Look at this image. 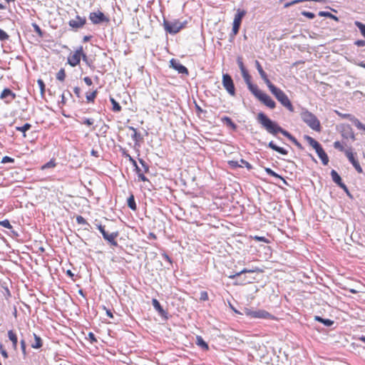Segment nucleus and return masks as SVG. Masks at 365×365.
Listing matches in <instances>:
<instances>
[{"label": "nucleus", "instance_id": "nucleus-17", "mask_svg": "<svg viewBox=\"0 0 365 365\" xmlns=\"http://www.w3.org/2000/svg\"><path fill=\"white\" fill-rule=\"evenodd\" d=\"M255 67H256L257 71L259 72L260 77L264 81V82L266 83L267 87L269 88V86H271L272 85V83L268 78L267 75L263 70L262 66H261L260 63L257 60H256L255 61Z\"/></svg>", "mask_w": 365, "mask_h": 365}, {"label": "nucleus", "instance_id": "nucleus-9", "mask_svg": "<svg viewBox=\"0 0 365 365\" xmlns=\"http://www.w3.org/2000/svg\"><path fill=\"white\" fill-rule=\"evenodd\" d=\"M83 54V46H79L76 51L68 57V63L73 67L80 63L81 55Z\"/></svg>", "mask_w": 365, "mask_h": 365}, {"label": "nucleus", "instance_id": "nucleus-46", "mask_svg": "<svg viewBox=\"0 0 365 365\" xmlns=\"http://www.w3.org/2000/svg\"><path fill=\"white\" fill-rule=\"evenodd\" d=\"M0 225L2 227H6L7 229H9V230L12 229V226L8 220H4L2 221H0Z\"/></svg>", "mask_w": 365, "mask_h": 365}, {"label": "nucleus", "instance_id": "nucleus-18", "mask_svg": "<svg viewBox=\"0 0 365 365\" xmlns=\"http://www.w3.org/2000/svg\"><path fill=\"white\" fill-rule=\"evenodd\" d=\"M341 116L344 118L349 119V120H351L358 129L365 131V125L361 123L356 118H355L352 115L346 113L341 115Z\"/></svg>", "mask_w": 365, "mask_h": 365}, {"label": "nucleus", "instance_id": "nucleus-38", "mask_svg": "<svg viewBox=\"0 0 365 365\" xmlns=\"http://www.w3.org/2000/svg\"><path fill=\"white\" fill-rule=\"evenodd\" d=\"M66 78V73L63 68H61L56 74V78L60 81H63Z\"/></svg>", "mask_w": 365, "mask_h": 365}, {"label": "nucleus", "instance_id": "nucleus-34", "mask_svg": "<svg viewBox=\"0 0 365 365\" xmlns=\"http://www.w3.org/2000/svg\"><path fill=\"white\" fill-rule=\"evenodd\" d=\"M354 25L359 29L361 34L365 38V24L359 21H355Z\"/></svg>", "mask_w": 365, "mask_h": 365}, {"label": "nucleus", "instance_id": "nucleus-7", "mask_svg": "<svg viewBox=\"0 0 365 365\" xmlns=\"http://www.w3.org/2000/svg\"><path fill=\"white\" fill-rule=\"evenodd\" d=\"M222 86L230 95L232 96L235 95V88L233 80L227 73L222 75Z\"/></svg>", "mask_w": 365, "mask_h": 365}, {"label": "nucleus", "instance_id": "nucleus-57", "mask_svg": "<svg viewBox=\"0 0 365 365\" xmlns=\"http://www.w3.org/2000/svg\"><path fill=\"white\" fill-rule=\"evenodd\" d=\"M88 338L91 341V343H94V342H96L97 341V339L95 336V334L93 333V332H89L88 333Z\"/></svg>", "mask_w": 365, "mask_h": 365}, {"label": "nucleus", "instance_id": "nucleus-37", "mask_svg": "<svg viewBox=\"0 0 365 365\" xmlns=\"http://www.w3.org/2000/svg\"><path fill=\"white\" fill-rule=\"evenodd\" d=\"M110 101L113 105V110L114 112H119L121 110V106L119 105V103L113 98H110Z\"/></svg>", "mask_w": 365, "mask_h": 365}, {"label": "nucleus", "instance_id": "nucleus-31", "mask_svg": "<svg viewBox=\"0 0 365 365\" xmlns=\"http://www.w3.org/2000/svg\"><path fill=\"white\" fill-rule=\"evenodd\" d=\"M318 15L319 16H324V17L330 18V19H334V20H335L336 21H339V19H338L337 16L333 15L332 14H331L329 11H321L319 12Z\"/></svg>", "mask_w": 365, "mask_h": 365}, {"label": "nucleus", "instance_id": "nucleus-16", "mask_svg": "<svg viewBox=\"0 0 365 365\" xmlns=\"http://www.w3.org/2000/svg\"><path fill=\"white\" fill-rule=\"evenodd\" d=\"M86 23V19L85 17H81L80 16H76L75 19H71L68 22V25L76 29L82 28Z\"/></svg>", "mask_w": 365, "mask_h": 365}, {"label": "nucleus", "instance_id": "nucleus-60", "mask_svg": "<svg viewBox=\"0 0 365 365\" xmlns=\"http://www.w3.org/2000/svg\"><path fill=\"white\" fill-rule=\"evenodd\" d=\"M73 92L74 93L76 94V96L78 97V98H80L81 97V89L80 88L78 87H75L73 88Z\"/></svg>", "mask_w": 365, "mask_h": 365}, {"label": "nucleus", "instance_id": "nucleus-59", "mask_svg": "<svg viewBox=\"0 0 365 365\" xmlns=\"http://www.w3.org/2000/svg\"><path fill=\"white\" fill-rule=\"evenodd\" d=\"M254 239L259 242H268V240L264 237L255 236Z\"/></svg>", "mask_w": 365, "mask_h": 365}, {"label": "nucleus", "instance_id": "nucleus-44", "mask_svg": "<svg viewBox=\"0 0 365 365\" xmlns=\"http://www.w3.org/2000/svg\"><path fill=\"white\" fill-rule=\"evenodd\" d=\"M237 65L240 69V71L241 73H243L245 71H247V70L246 69V68L244 66V63H243V61L242 60V58L241 57H238L237 58Z\"/></svg>", "mask_w": 365, "mask_h": 365}, {"label": "nucleus", "instance_id": "nucleus-56", "mask_svg": "<svg viewBox=\"0 0 365 365\" xmlns=\"http://www.w3.org/2000/svg\"><path fill=\"white\" fill-rule=\"evenodd\" d=\"M354 44L359 47L365 46V40H356Z\"/></svg>", "mask_w": 365, "mask_h": 365}, {"label": "nucleus", "instance_id": "nucleus-32", "mask_svg": "<svg viewBox=\"0 0 365 365\" xmlns=\"http://www.w3.org/2000/svg\"><path fill=\"white\" fill-rule=\"evenodd\" d=\"M128 206L129 207V208H130L132 210H135L137 207H136V203H135V198H134V196L133 195H131L128 198Z\"/></svg>", "mask_w": 365, "mask_h": 365}, {"label": "nucleus", "instance_id": "nucleus-49", "mask_svg": "<svg viewBox=\"0 0 365 365\" xmlns=\"http://www.w3.org/2000/svg\"><path fill=\"white\" fill-rule=\"evenodd\" d=\"M240 162V165H242L243 167L247 168L248 170L252 169V165L250 163H248L247 161H246L245 160L241 159Z\"/></svg>", "mask_w": 365, "mask_h": 365}, {"label": "nucleus", "instance_id": "nucleus-63", "mask_svg": "<svg viewBox=\"0 0 365 365\" xmlns=\"http://www.w3.org/2000/svg\"><path fill=\"white\" fill-rule=\"evenodd\" d=\"M127 156L129 158V160L132 163L135 169L136 166H138L136 161L130 155H127Z\"/></svg>", "mask_w": 365, "mask_h": 365}, {"label": "nucleus", "instance_id": "nucleus-19", "mask_svg": "<svg viewBox=\"0 0 365 365\" xmlns=\"http://www.w3.org/2000/svg\"><path fill=\"white\" fill-rule=\"evenodd\" d=\"M170 64H171L172 67L174 69H175L176 71H178V72L179 73L188 74L187 68L185 66L182 65L179 62L176 61L175 60L172 59L170 61Z\"/></svg>", "mask_w": 365, "mask_h": 365}, {"label": "nucleus", "instance_id": "nucleus-42", "mask_svg": "<svg viewBox=\"0 0 365 365\" xmlns=\"http://www.w3.org/2000/svg\"><path fill=\"white\" fill-rule=\"evenodd\" d=\"M242 73V78H243L245 82L246 83L247 86L248 85V83H252L251 76L249 74L247 71H245L243 73Z\"/></svg>", "mask_w": 365, "mask_h": 365}, {"label": "nucleus", "instance_id": "nucleus-45", "mask_svg": "<svg viewBox=\"0 0 365 365\" xmlns=\"http://www.w3.org/2000/svg\"><path fill=\"white\" fill-rule=\"evenodd\" d=\"M9 36L3 29H0V41H5L9 40Z\"/></svg>", "mask_w": 365, "mask_h": 365}, {"label": "nucleus", "instance_id": "nucleus-51", "mask_svg": "<svg viewBox=\"0 0 365 365\" xmlns=\"http://www.w3.org/2000/svg\"><path fill=\"white\" fill-rule=\"evenodd\" d=\"M33 27L34 29L35 32L36 34H38V35L39 36H43V32H42L41 28L36 24H33Z\"/></svg>", "mask_w": 365, "mask_h": 365}, {"label": "nucleus", "instance_id": "nucleus-27", "mask_svg": "<svg viewBox=\"0 0 365 365\" xmlns=\"http://www.w3.org/2000/svg\"><path fill=\"white\" fill-rule=\"evenodd\" d=\"M342 136L345 138H351L352 140H355V135L354 132L352 131L351 128L348 126L345 128L342 133Z\"/></svg>", "mask_w": 365, "mask_h": 365}, {"label": "nucleus", "instance_id": "nucleus-30", "mask_svg": "<svg viewBox=\"0 0 365 365\" xmlns=\"http://www.w3.org/2000/svg\"><path fill=\"white\" fill-rule=\"evenodd\" d=\"M196 344L197 346H200L202 349L205 350H207L209 349L207 344L204 341L202 337L200 336H196Z\"/></svg>", "mask_w": 365, "mask_h": 365}, {"label": "nucleus", "instance_id": "nucleus-12", "mask_svg": "<svg viewBox=\"0 0 365 365\" xmlns=\"http://www.w3.org/2000/svg\"><path fill=\"white\" fill-rule=\"evenodd\" d=\"M139 163L143 168V170H140V168L138 166H136L135 170L138 175V179L143 182L148 181V180L144 175V173H148L149 171V166L143 159H139Z\"/></svg>", "mask_w": 365, "mask_h": 365}, {"label": "nucleus", "instance_id": "nucleus-29", "mask_svg": "<svg viewBox=\"0 0 365 365\" xmlns=\"http://www.w3.org/2000/svg\"><path fill=\"white\" fill-rule=\"evenodd\" d=\"M222 121L233 130L237 129V125L232 120L230 117L225 116L222 118Z\"/></svg>", "mask_w": 365, "mask_h": 365}, {"label": "nucleus", "instance_id": "nucleus-53", "mask_svg": "<svg viewBox=\"0 0 365 365\" xmlns=\"http://www.w3.org/2000/svg\"><path fill=\"white\" fill-rule=\"evenodd\" d=\"M14 159L11 157H9V156H4L1 160L2 163H14Z\"/></svg>", "mask_w": 365, "mask_h": 365}, {"label": "nucleus", "instance_id": "nucleus-1", "mask_svg": "<svg viewBox=\"0 0 365 365\" xmlns=\"http://www.w3.org/2000/svg\"><path fill=\"white\" fill-rule=\"evenodd\" d=\"M257 120L262 127L267 131V133L274 136H276L277 133H280L294 143L297 148L299 149L303 148L302 144L292 134L283 129L276 122L269 118L264 113L260 112L257 114Z\"/></svg>", "mask_w": 365, "mask_h": 365}, {"label": "nucleus", "instance_id": "nucleus-35", "mask_svg": "<svg viewBox=\"0 0 365 365\" xmlns=\"http://www.w3.org/2000/svg\"><path fill=\"white\" fill-rule=\"evenodd\" d=\"M35 343L31 345L34 349H39L42 346L41 339L34 334Z\"/></svg>", "mask_w": 365, "mask_h": 365}, {"label": "nucleus", "instance_id": "nucleus-22", "mask_svg": "<svg viewBox=\"0 0 365 365\" xmlns=\"http://www.w3.org/2000/svg\"><path fill=\"white\" fill-rule=\"evenodd\" d=\"M103 237L104 240L110 242L111 245H118V242L115 241V238L118 237V232H112L110 234L106 232Z\"/></svg>", "mask_w": 365, "mask_h": 365}, {"label": "nucleus", "instance_id": "nucleus-3", "mask_svg": "<svg viewBox=\"0 0 365 365\" xmlns=\"http://www.w3.org/2000/svg\"><path fill=\"white\" fill-rule=\"evenodd\" d=\"M269 89L283 106L291 112L294 111V107L290 100L282 90L276 87L274 84L269 86Z\"/></svg>", "mask_w": 365, "mask_h": 365}, {"label": "nucleus", "instance_id": "nucleus-5", "mask_svg": "<svg viewBox=\"0 0 365 365\" xmlns=\"http://www.w3.org/2000/svg\"><path fill=\"white\" fill-rule=\"evenodd\" d=\"M163 26L168 33L170 34H175L184 27V24L178 20L169 21L164 19Z\"/></svg>", "mask_w": 365, "mask_h": 365}, {"label": "nucleus", "instance_id": "nucleus-26", "mask_svg": "<svg viewBox=\"0 0 365 365\" xmlns=\"http://www.w3.org/2000/svg\"><path fill=\"white\" fill-rule=\"evenodd\" d=\"M304 138L309 145H311L315 150L322 146L321 144L309 135H305Z\"/></svg>", "mask_w": 365, "mask_h": 365}, {"label": "nucleus", "instance_id": "nucleus-13", "mask_svg": "<svg viewBox=\"0 0 365 365\" xmlns=\"http://www.w3.org/2000/svg\"><path fill=\"white\" fill-rule=\"evenodd\" d=\"M331 177L334 182H335L339 187L344 190L346 193L349 195V191L346 185L342 182L340 175L335 170L331 171Z\"/></svg>", "mask_w": 365, "mask_h": 365}, {"label": "nucleus", "instance_id": "nucleus-58", "mask_svg": "<svg viewBox=\"0 0 365 365\" xmlns=\"http://www.w3.org/2000/svg\"><path fill=\"white\" fill-rule=\"evenodd\" d=\"M98 230L101 232L102 235L103 236L107 232L105 230V227L101 225H96Z\"/></svg>", "mask_w": 365, "mask_h": 365}, {"label": "nucleus", "instance_id": "nucleus-54", "mask_svg": "<svg viewBox=\"0 0 365 365\" xmlns=\"http://www.w3.org/2000/svg\"><path fill=\"white\" fill-rule=\"evenodd\" d=\"M20 344H21V351L24 354V356L26 355V342L24 339L21 340L20 341Z\"/></svg>", "mask_w": 365, "mask_h": 365}, {"label": "nucleus", "instance_id": "nucleus-14", "mask_svg": "<svg viewBox=\"0 0 365 365\" xmlns=\"http://www.w3.org/2000/svg\"><path fill=\"white\" fill-rule=\"evenodd\" d=\"M16 94L11 89L6 88L2 91L0 98L6 104H9L16 98Z\"/></svg>", "mask_w": 365, "mask_h": 365}, {"label": "nucleus", "instance_id": "nucleus-4", "mask_svg": "<svg viewBox=\"0 0 365 365\" xmlns=\"http://www.w3.org/2000/svg\"><path fill=\"white\" fill-rule=\"evenodd\" d=\"M245 314L253 319H272L274 316L264 309L252 310L250 309H245Z\"/></svg>", "mask_w": 365, "mask_h": 365}, {"label": "nucleus", "instance_id": "nucleus-8", "mask_svg": "<svg viewBox=\"0 0 365 365\" xmlns=\"http://www.w3.org/2000/svg\"><path fill=\"white\" fill-rule=\"evenodd\" d=\"M89 19L93 24H101L102 23H108L109 19L101 11L91 12Z\"/></svg>", "mask_w": 365, "mask_h": 365}, {"label": "nucleus", "instance_id": "nucleus-10", "mask_svg": "<svg viewBox=\"0 0 365 365\" xmlns=\"http://www.w3.org/2000/svg\"><path fill=\"white\" fill-rule=\"evenodd\" d=\"M345 155L347 157L349 161L352 164V165L354 167V168L356 169V170L359 173H363V170H362V168L361 167L358 160L356 159V153H354L351 149L349 150H346L345 151Z\"/></svg>", "mask_w": 365, "mask_h": 365}, {"label": "nucleus", "instance_id": "nucleus-15", "mask_svg": "<svg viewBox=\"0 0 365 365\" xmlns=\"http://www.w3.org/2000/svg\"><path fill=\"white\" fill-rule=\"evenodd\" d=\"M257 99L270 109H274L276 107V103L265 93L262 92Z\"/></svg>", "mask_w": 365, "mask_h": 365}, {"label": "nucleus", "instance_id": "nucleus-21", "mask_svg": "<svg viewBox=\"0 0 365 365\" xmlns=\"http://www.w3.org/2000/svg\"><path fill=\"white\" fill-rule=\"evenodd\" d=\"M316 153H317L319 158L321 159L323 165H327L329 163V157L327 154L324 150L323 148L321 146L318 149H317Z\"/></svg>", "mask_w": 365, "mask_h": 365}, {"label": "nucleus", "instance_id": "nucleus-23", "mask_svg": "<svg viewBox=\"0 0 365 365\" xmlns=\"http://www.w3.org/2000/svg\"><path fill=\"white\" fill-rule=\"evenodd\" d=\"M268 147L282 155H287L288 153V151L286 149L277 145L273 141H270L268 143Z\"/></svg>", "mask_w": 365, "mask_h": 365}, {"label": "nucleus", "instance_id": "nucleus-48", "mask_svg": "<svg viewBox=\"0 0 365 365\" xmlns=\"http://www.w3.org/2000/svg\"><path fill=\"white\" fill-rule=\"evenodd\" d=\"M301 14L304 16H306V17H307L308 19H314L315 17V14L314 13H312V12L303 11H302Z\"/></svg>", "mask_w": 365, "mask_h": 365}, {"label": "nucleus", "instance_id": "nucleus-62", "mask_svg": "<svg viewBox=\"0 0 365 365\" xmlns=\"http://www.w3.org/2000/svg\"><path fill=\"white\" fill-rule=\"evenodd\" d=\"M83 81L88 86H91L93 83L92 80L88 76L84 77Z\"/></svg>", "mask_w": 365, "mask_h": 365}, {"label": "nucleus", "instance_id": "nucleus-40", "mask_svg": "<svg viewBox=\"0 0 365 365\" xmlns=\"http://www.w3.org/2000/svg\"><path fill=\"white\" fill-rule=\"evenodd\" d=\"M76 222L79 225H86L88 227H91V225H89V223L85 220V218L83 217H82L81 215H78L76 217Z\"/></svg>", "mask_w": 365, "mask_h": 365}, {"label": "nucleus", "instance_id": "nucleus-6", "mask_svg": "<svg viewBox=\"0 0 365 365\" xmlns=\"http://www.w3.org/2000/svg\"><path fill=\"white\" fill-rule=\"evenodd\" d=\"M245 14L246 11L245 10L237 9V13L235 15L232 30L230 34L232 37H234L237 34L242 23V20Z\"/></svg>", "mask_w": 365, "mask_h": 365}, {"label": "nucleus", "instance_id": "nucleus-64", "mask_svg": "<svg viewBox=\"0 0 365 365\" xmlns=\"http://www.w3.org/2000/svg\"><path fill=\"white\" fill-rule=\"evenodd\" d=\"M270 176H272V177H274L276 178H279V179L283 180L282 177L281 175H279V174H277V173H275L274 171L272 172V173L270 174Z\"/></svg>", "mask_w": 365, "mask_h": 365}, {"label": "nucleus", "instance_id": "nucleus-36", "mask_svg": "<svg viewBox=\"0 0 365 365\" xmlns=\"http://www.w3.org/2000/svg\"><path fill=\"white\" fill-rule=\"evenodd\" d=\"M254 272L255 271L252 270V269H243L240 272H236L234 274L230 275L229 277L230 279H235L237 277H240L242 274L252 273V272Z\"/></svg>", "mask_w": 365, "mask_h": 365}, {"label": "nucleus", "instance_id": "nucleus-25", "mask_svg": "<svg viewBox=\"0 0 365 365\" xmlns=\"http://www.w3.org/2000/svg\"><path fill=\"white\" fill-rule=\"evenodd\" d=\"M8 337L9 340L12 342V346L14 349H16L18 339L16 333L13 330H9L8 331Z\"/></svg>", "mask_w": 365, "mask_h": 365}, {"label": "nucleus", "instance_id": "nucleus-47", "mask_svg": "<svg viewBox=\"0 0 365 365\" xmlns=\"http://www.w3.org/2000/svg\"><path fill=\"white\" fill-rule=\"evenodd\" d=\"M37 83L39 86L41 93L43 94L45 91V83H44L43 81L41 79H38Z\"/></svg>", "mask_w": 365, "mask_h": 365}, {"label": "nucleus", "instance_id": "nucleus-33", "mask_svg": "<svg viewBox=\"0 0 365 365\" xmlns=\"http://www.w3.org/2000/svg\"><path fill=\"white\" fill-rule=\"evenodd\" d=\"M31 127V125L29 123H25L23 126H16V130L18 131H21L24 133V136H26L25 133L29 130Z\"/></svg>", "mask_w": 365, "mask_h": 365}, {"label": "nucleus", "instance_id": "nucleus-50", "mask_svg": "<svg viewBox=\"0 0 365 365\" xmlns=\"http://www.w3.org/2000/svg\"><path fill=\"white\" fill-rule=\"evenodd\" d=\"M229 165L232 167V168H238V167H240V168H243V165H240L238 161H236V160H230L228 162Z\"/></svg>", "mask_w": 365, "mask_h": 365}, {"label": "nucleus", "instance_id": "nucleus-39", "mask_svg": "<svg viewBox=\"0 0 365 365\" xmlns=\"http://www.w3.org/2000/svg\"><path fill=\"white\" fill-rule=\"evenodd\" d=\"M96 96H97V91H94L89 93H86V99H87L88 102H93Z\"/></svg>", "mask_w": 365, "mask_h": 365}, {"label": "nucleus", "instance_id": "nucleus-24", "mask_svg": "<svg viewBox=\"0 0 365 365\" xmlns=\"http://www.w3.org/2000/svg\"><path fill=\"white\" fill-rule=\"evenodd\" d=\"M247 88L249 91L257 98L260 94L262 93L260 91L257 85L253 84L252 83H248Z\"/></svg>", "mask_w": 365, "mask_h": 365}, {"label": "nucleus", "instance_id": "nucleus-61", "mask_svg": "<svg viewBox=\"0 0 365 365\" xmlns=\"http://www.w3.org/2000/svg\"><path fill=\"white\" fill-rule=\"evenodd\" d=\"M162 257H163L164 259L168 261L170 264H172L171 258L166 253H163Z\"/></svg>", "mask_w": 365, "mask_h": 365}, {"label": "nucleus", "instance_id": "nucleus-52", "mask_svg": "<svg viewBox=\"0 0 365 365\" xmlns=\"http://www.w3.org/2000/svg\"><path fill=\"white\" fill-rule=\"evenodd\" d=\"M94 123V120L92 118H83L81 123H83L87 125H91Z\"/></svg>", "mask_w": 365, "mask_h": 365}, {"label": "nucleus", "instance_id": "nucleus-2", "mask_svg": "<svg viewBox=\"0 0 365 365\" xmlns=\"http://www.w3.org/2000/svg\"><path fill=\"white\" fill-rule=\"evenodd\" d=\"M300 118L310 128L315 131H320L321 124L317 116L309 111L307 108H302L300 113Z\"/></svg>", "mask_w": 365, "mask_h": 365}, {"label": "nucleus", "instance_id": "nucleus-20", "mask_svg": "<svg viewBox=\"0 0 365 365\" xmlns=\"http://www.w3.org/2000/svg\"><path fill=\"white\" fill-rule=\"evenodd\" d=\"M152 304L154 307V309L158 312V314L163 317H165V318H168V312H165L162 306L160 305V302H158V299H153L152 300Z\"/></svg>", "mask_w": 365, "mask_h": 365}, {"label": "nucleus", "instance_id": "nucleus-28", "mask_svg": "<svg viewBox=\"0 0 365 365\" xmlns=\"http://www.w3.org/2000/svg\"><path fill=\"white\" fill-rule=\"evenodd\" d=\"M314 319L317 322L322 323L326 327H331L334 324V322L329 319H324L319 316H315Z\"/></svg>", "mask_w": 365, "mask_h": 365}, {"label": "nucleus", "instance_id": "nucleus-41", "mask_svg": "<svg viewBox=\"0 0 365 365\" xmlns=\"http://www.w3.org/2000/svg\"><path fill=\"white\" fill-rule=\"evenodd\" d=\"M334 148L335 149H337L339 150V151H341V152H344L345 153V151L347 150V149H345L344 145H342V143L339 141H335L334 143Z\"/></svg>", "mask_w": 365, "mask_h": 365}, {"label": "nucleus", "instance_id": "nucleus-11", "mask_svg": "<svg viewBox=\"0 0 365 365\" xmlns=\"http://www.w3.org/2000/svg\"><path fill=\"white\" fill-rule=\"evenodd\" d=\"M139 163L143 168V170H140V168L138 166H136L135 170L138 175V179L143 182L148 181V180L144 175V173H148L149 171V166L143 159H139Z\"/></svg>", "mask_w": 365, "mask_h": 365}, {"label": "nucleus", "instance_id": "nucleus-55", "mask_svg": "<svg viewBox=\"0 0 365 365\" xmlns=\"http://www.w3.org/2000/svg\"><path fill=\"white\" fill-rule=\"evenodd\" d=\"M0 352L1 355L5 358H8V353L7 351L3 348V345L0 344Z\"/></svg>", "mask_w": 365, "mask_h": 365}, {"label": "nucleus", "instance_id": "nucleus-43", "mask_svg": "<svg viewBox=\"0 0 365 365\" xmlns=\"http://www.w3.org/2000/svg\"><path fill=\"white\" fill-rule=\"evenodd\" d=\"M131 138L135 141V144H137L138 142L142 139L140 134L138 133L137 130L133 132Z\"/></svg>", "mask_w": 365, "mask_h": 365}]
</instances>
